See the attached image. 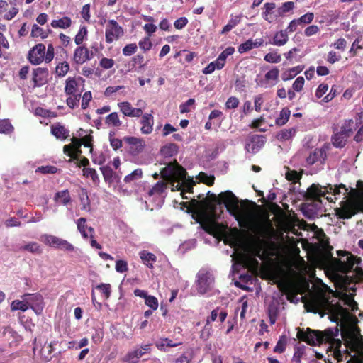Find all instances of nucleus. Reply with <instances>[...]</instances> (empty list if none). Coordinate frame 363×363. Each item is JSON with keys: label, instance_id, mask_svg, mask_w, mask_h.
I'll return each instance as SVG.
<instances>
[{"label": "nucleus", "instance_id": "f257e3e1", "mask_svg": "<svg viewBox=\"0 0 363 363\" xmlns=\"http://www.w3.org/2000/svg\"><path fill=\"white\" fill-rule=\"evenodd\" d=\"M207 194L209 197L208 199L212 203H216L219 205L223 203L227 211L235 218L240 227L259 233L266 231V226L257 220L255 214L249 213L243 216L240 213L239 200L232 191H225L216 196L208 191Z\"/></svg>", "mask_w": 363, "mask_h": 363}, {"label": "nucleus", "instance_id": "f03ea898", "mask_svg": "<svg viewBox=\"0 0 363 363\" xmlns=\"http://www.w3.org/2000/svg\"><path fill=\"white\" fill-rule=\"evenodd\" d=\"M339 335L337 327L329 328L321 331L313 330L307 328L306 330L298 328L296 337L300 341L306 342L309 345L315 346L323 343H329L330 347L334 350V357L338 361H341L342 355L340 347L342 342L340 339H336Z\"/></svg>", "mask_w": 363, "mask_h": 363}, {"label": "nucleus", "instance_id": "7ed1b4c3", "mask_svg": "<svg viewBox=\"0 0 363 363\" xmlns=\"http://www.w3.org/2000/svg\"><path fill=\"white\" fill-rule=\"evenodd\" d=\"M337 258L333 257L331 252H326L325 259L328 260L332 269L335 272L347 274L352 271L357 264H360L362 259L350 252L338 250Z\"/></svg>", "mask_w": 363, "mask_h": 363}, {"label": "nucleus", "instance_id": "20e7f679", "mask_svg": "<svg viewBox=\"0 0 363 363\" xmlns=\"http://www.w3.org/2000/svg\"><path fill=\"white\" fill-rule=\"evenodd\" d=\"M335 212L340 219H350L358 213H363V203H359L355 198H348L340 201V207L335 208Z\"/></svg>", "mask_w": 363, "mask_h": 363}, {"label": "nucleus", "instance_id": "39448f33", "mask_svg": "<svg viewBox=\"0 0 363 363\" xmlns=\"http://www.w3.org/2000/svg\"><path fill=\"white\" fill-rule=\"evenodd\" d=\"M198 199H192L189 203V211L193 214H196L199 218H206L208 211H214L216 206L214 203L204 198L203 194H199L197 196Z\"/></svg>", "mask_w": 363, "mask_h": 363}, {"label": "nucleus", "instance_id": "423d86ee", "mask_svg": "<svg viewBox=\"0 0 363 363\" xmlns=\"http://www.w3.org/2000/svg\"><path fill=\"white\" fill-rule=\"evenodd\" d=\"M187 172L176 160L169 163L160 171L161 177L165 180L179 182L186 179Z\"/></svg>", "mask_w": 363, "mask_h": 363}, {"label": "nucleus", "instance_id": "0eeeda50", "mask_svg": "<svg viewBox=\"0 0 363 363\" xmlns=\"http://www.w3.org/2000/svg\"><path fill=\"white\" fill-rule=\"evenodd\" d=\"M124 35V30L118 23L111 19L106 21L105 29V39L107 43H112L115 40H118Z\"/></svg>", "mask_w": 363, "mask_h": 363}, {"label": "nucleus", "instance_id": "6e6552de", "mask_svg": "<svg viewBox=\"0 0 363 363\" xmlns=\"http://www.w3.org/2000/svg\"><path fill=\"white\" fill-rule=\"evenodd\" d=\"M352 133L351 122L345 123L341 126L340 131L332 137L333 145L335 147H343L346 145L347 138Z\"/></svg>", "mask_w": 363, "mask_h": 363}, {"label": "nucleus", "instance_id": "1a4fd4ad", "mask_svg": "<svg viewBox=\"0 0 363 363\" xmlns=\"http://www.w3.org/2000/svg\"><path fill=\"white\" fill-rule=\"evenodd\" d=\"M204 230L216 238H223L226 234L228 225L213 220L206 218V222L203 225Z\"/></svg>", "mask_w": 363, "mask_h": 363}, {"label": "nucleus", "instance_id": "9d476101", "mask_svg": "<svg viewBox=\"0 0 363 363\" xmlns=\"http://www.w3.org/2000/svg\"><path fill=\"white\" fill-rule=\"evenodd\" d=\"M266 138L259 135H251L245 141V149L247 152L257 153L265 144Z\"/></svg>", "mask_w": 363, "mask_h": 363}, {"label": "nucleus", "instance_id": "9b49d317", "mask_svg": "<svg viewBox=\"0 0 363 363\" xmlns=\"http://www.w3.org/2000/svg\"><path fill=\"white\" fill-rule=\"evenodd\" d=\"M24 300L26 301L29 308L33 309L37 315H40L43 313L44 308V302L42 295L38 293L25 294Z\"/></svg>", "mask_w": 363, "mask_h": 363}, {"label": "nucleus", "instance_id": "f8f14e48", "mask_svg": "<svg viewBox=\"0 0 363 363\" xmlns=\"http://www.w3.org/2000/svg\"><path fill=\"white\" fill-rule=\"evenodd\" d=\"M244 233L237 228H231L228 231L226 230L223 239L225 244H229L231 246H238L243 242Z\"/></svg>", "mask_w": 363, "mask_h": 363}, {"label": "nucleus", "instance_id": "ddd939ff", "mask_svg": "<svg viewBox=\"0 0 363 363\" xmlns=\"http://www.w3.org/2000/svg\"><path fill=\"white\" fill-rule=\"evenodd\" d=\"M326 195V189L319 184H313L304 194V199L306 201H319L320 199Z\"/></svg>", "mask_w": 363, "mask_h": 363}, {"label": "nucleus", "instance_id": "4468645a", "mask_svg": "<svg viewBox=\"0 0 363 363\" xmlns=\"http://www.w3.org/2000/svg\"><path fill=\"white\" fill-rule=\"evenodd\" d=\"M314 19V13L308 12L301 17L292 20L286 28V31L293 33L296 31L298 27L303 28L305 25L310 24Z\"/></svg>", "mask_w": 363, "mask_h": 363}, {"label": "nucleus", "instance_id": "2eb2a0df", "mask_svg": "<svg viewBox=\"0 0 363 363\" xmlns=\"http://www.w3.org/2000/svg\"><path fill=\"white\" fill-rule=\"evenodd\" d=\"M93 52L84 45H78L74 51L72 60L77 65H82L93 57Z\"/></svg>", "mask_w": 363, "mask_h": 363}, {"label": "nucleus", "instance_id": "dca6fc26", "mask_svg": "<svg viewBox=\"0 0 363 363\" xmlns=\"http://www.w3.org/2000/svg\"><path fill=\"white\" fill-rule=\"evenodd\" d=\"M45 46L43 43L35 45L28 52V59L33 65H39L45 60Z\"/></svg>", "mask_w": 363, "mask_h": 363}, {"label": "nucleus", "instance_id": "f3484780", "mask_svg": "<svg viewBox=\"0 0 363 363\" xmlns=\"http://www.w3.org/2000/svg\"><path fill=\"white\" fill-rule=\"evenodd\" d=\"M49 71L45 67H38L33 70L32 72V82L33 87H40L43 86L48 82V77Z\"/></svg>", "mask_w": 363, "mask_h": 363}, {"label": "nucleus", "instance_id": "a211bd4d", "mask_svg": "<svg viewBox=\"0 0 363 363\" xmlns=\"http://www.w3.org/2000/svg\"><path fill=\"white\" fill-rule=\"evenodd\" d=\"M213 279L208 273H200L197 279V290L201 294H205L211 289Z\"/></svg>", "mask_w": 363, "mask_h": 363}, {"label": "nucleus", "instance_id": "6ab92c4d", "mask_svg": "<svg viewBox=\"0 0 363 363\" xmlns=\"http://www.w3.org/2000/svg\"><path fill=\"white\" fill-rule=\"evenodd\" d=\"M121 112L128 117H140L143 115V109L134 108L128 101H123L118 104Z\"/></svg>", "mask_w": 363, "mask_h": 363}, {"label": "nucleus", "instance_id": "aec40b11", "mask_svg": "<svg viewBox=\"0 0 363 363\" xmlns=\"http://www.w3.org/2000/svg\"><path fill=\"white\" fill-rule=\"evenodd\" d=\"M279 75V69L277 67L272 68L265 74L264 79L260 81L259 85L265 88L274 86L278 82Z\"/></svg>", "mask_w": 363, "mask_h": 363}, {"label": "nucleus", "instance_id": "412c9836", "mask_svg": "<svg viewBox=\"0 0 363 363\" xmlns=\"http://www.w3.org/2000/svg\"><path fill=\"white\" fill-rule=\"evenodd\" d=\"M124 140L130 145L131 154L136 155L143 152L145 147V141L142 138L125 137Z\"/></svg>", "mask_w": 363, "mask_h": 363}, {"label": "nucleus", "instance_id": "4be33fe9", "mask_svg": "<svg viewBox=\"0 0 363 363\" xmlns=\"http://www.w3.org/2000/svg\"><path fill=\"white\" fill-rule=\"evenodd\" d=\"M327 154L324 149L316 148L311 152L309 155L306 157V163L308 165H313L317 162L323 164L326 160Z\"/></svg>", "mask_w": 363, "mask_h": 363}, {"label": "nucleus", "instance_id": "5701e85b", "mask_svg": "<svg viewBox=\"0 0 363 363\" xmlns=\"http://www.w3.org/2000/svg\"><path fill=\"white\" fill-rule=\"evenodd\" d=\"M133 293L135 296L144 298L145 305L152 310H156L158 308L157 298L154 296L148 295L146 291L136 289Z\"/></svg>", "mask_w": 363, "mask_h": 363}, {"label": "nucleus", "instance_id": "b1692460", "mask_svg": "<svg viewBox=\"0 0 363 363\" xmlns=\"http://www.w3.org/2000/svg\"><path fill=\"white\" fill-rule=\"evenodd\" d=\"M140 123L142 125L140 131L143 134H150L153 130L154 117L151 113H145L142 115Z\"/></svg>", "mask_w": 363, "mask_h": 363}, {"label": "nucleus", "instance_id": "393cba45", "mask_svg": "<svg viewBox=\"0 0 363 363\" xmlns=\"http://www.w3.org/2000/svg\"><path fill=\"white\" fill-rule=\"evenodd\" d=\"M286 31V28L285 30H280L275 33L273 36L272 41L270 42V44H272L276 46H283L289 40L288 33Z\"/></svg>", "mask_w": 363, "mask_h": 363}, {"label": "nucleus", "instance_id": "a878e982", "mask_svg": "<svg viewBox=\"0 0 363 363\" xmlns=\"http://www.w3.org/2000/svg\"><path fill=\"white\" fill-rule=\"evenodd\" d=\"M51 133L57 139L60 140H65L69 136V130L60 123L52 125Z\"/></svg>", "mask_w": 363, "mask_h": 363}, {"label": "nucleus", "instance_id": "bb28decb", "mask_svg": "<svg viewBox=\"0 0 363 363\" xmlns=\"http://www.w3.org/2000/svg\"><path fill=\"white\" fill-rule=\"evenodd\" d=\"M279 313V304L275 302L269 303L267 308V314L269 318V323L271 325H274L276 323Z\"/></svg>", "mask_w": 363, "mask_h": 363}, {"label": "nucleus", "instance_id": "cd10ccee", "mask_svg": "<svg viewBox=\"0 0 363 363\" xmlns=\"http://www.w3.org/2000/svg\"><path fill=\"white\" fill-rule=\"evenodd\" d=\"M142 357L141 350L138 348L129 351L121 360L125 363H137L139 358Z\"/></svg>", "mask_w": 363, "mask_h": 363}, {"label": "nucleus", "instance_id": "c85d7f7f", "mask_svg": "<svg viewBox=\"0 0 363 363\" xmlns=\"http://www.w3.org/2000/svg\"><path fill=\"white\" fill-rule=\"evenodd\" d=\"M72 25V19L68 16H63L58 20L52 21L50 26L54 28L67 29Z\"/></svg>", "mask_w": 363, "mask_h": 363}, {"label": "nucleus", "instance_id": "c756f323", "mask_svg": "<svg viewBox=\"0 0 363 363\" xmlns=\"http://www.w3.org/2000/svg\"><path fill=\"white\" fill-rule=\"evenodd\" d=\"M324 189H326V194H331L335 196V199H337L336 196L340 194V189H344V195L347 194L348 191L346 186L342 184L339 185H332L329 184L326 186H324Z\"/></svg>", "mask_w": 363, "mask_h": 363}, {"label": "nucleus", "instance_id": "7c9ffc66", "mask_svg": "<svg viewBox=\"0 0 363 363\" xmlns=\"http://www.w3.org/2000/svg\"><path fill=\"white\" fill-rule=\"evenodd\" d=\"M140 258L143 263L147 265L148 267L152 268L153 267V262H156V256L147 250H143L139 253Z\"/></svg>", "mask_w": 363, "mask_h": 363}, {"label": "nucleus", "instance_id": "2f4dec72", "mask_svg": "<svg viewBox=\"0 0 363 363\" xmlns=\"http://www.w3.org/2000/svg\"><path fill=\"white\" fill-rule=\"evenodd\" d=\"M182 345L181 342L174 343L173 341L169 338H160L156 343L155 346L160 351L165 352L166 347H174Z\"/></svg>", "mask_w": 363, "mask_h": 363}, {"label": "nucleus", "instance_id": "473e14b6", "mask_svg": "<svg viewBox=\"0 0 363 363\" xmlns=\"http://www.w3.org/2000/svg\"><path fill=\"white\" fill-rule=\"evenodd\" d=\"M303 70V67L301 66H296L292 68H290L286 71H284L281 74V79L283 81H289L294 79L298 74L301 72Z\"/></svg>", "mask_w": 363, "mask_h": 363}, {"label": "nucleus", "instance_id": "72a5a7b5", "mask_svg": "<svg viewBox=\"0 0 363 363\" xmlns=\"http://www.w3.org/2000/svg\"><path fill=\"white\" fill-rule=\"evenodd\" d=\"M77 82L74 77H68L65 82V92L67 95L76 94Z\"/></svg>", "mask_w": 363, "mask_h": 363}, {"label": "nucleus", "instance_id": "f704fd0d", "mask_svg": "<svg viewBox=\"0 0 363 363\" xmlns=\"http://www.w3.org/2000/svg\"><path fill=\"white\" fill-rule=\"evenodd\" d=\"M276 8V4L274 2H267L264 4V11L262 13V17L264 20L267 21L269 23H272V19H271V14L272 10H274Z\"/></svg>", "mask_w": 363, "mask_h": 363}, {"label": "nucleus", "instance_id": "c9c22d12", "mask_svg": "<svg viewBox=\"0 0 363 363\" xmlns=\"http://www.w3.org/2000/svg\"><path fill=\"white\" fill-rule=\"evenodd\" d=\"M296 129L294 128L282 129L277 134V139L280 141H286L295 135Z\"/></svg>", "mask_w": 363, "mask_h": 363}, {"label": "nucleus", "instance_id": "e433bc0d", "mask_svg": "<svg viewBox=\"0 0 363 363\" xmlns=\"http://www.w3.org/2000/svg\"><path fill=\"white\" fill-rule=\"evenodd\" d=\"M52 32L50 29L44 30L42 28L36 24H34L32 27L30 35L33 38L40 37L43 39L46 38L48 35Z\"/></svg>", "mask_w": 363, "mask_h": 363}, {"label": "nucleus", "instance_id": "4c0bfd02", "mask_svg": "<svg viewBox=\"0 0 363 363\" xmlns=\"http://www.w3.org/2000/svg\"><path fill=\"white\" fill-rule=\"evenodd\" d=\"M55 200L62 205H67L71 201L69 191L66 189L57 192L55 195Z\"/></svg>", "mask_w": 363, "mask_h": 363}, {"label": "nucleus", "instance_id": "58836bf2", "mask_svg": "<svg viewBox=\"0 0 363 363\" xmlns=\"http://www.w3.org/2000/svg\"><path fill=\"white\" fill-rule=\"evenodd\" d=\"M62 238L52 235H44L41 237V240L50 247L57 248Z\"/></svg>", "mask_w": 363, "mask_h": 363}, {"label": "nucleus", "instance_id": "ea45409f", "mask_svg": "<svg viewBox=\"0 0 363 363\" xmlns=\"http://www.w3.org/2000/svg\"><path fill=\"white\" fill-rule=\"evenodd\" d=\"M69 69L70 67L67 62H59L55 67V74L57 77H63L68 73Z\"/></svg>", "mask_w": 363, "mask_h": 363}, {"label": "nucleus", "instance_id": "a19ab883", "mask_svg": "<svg viewBox=\"0 0 363 363\" xmlns=\"http://www.w3.org/2000/svg\"><path fill=\"white\" fill-rule=\"evenodd\" d=\"M105 123L108 126L111 125L113 127H120L122 125V122L119 119L118 113L116 112L108 114L105 118Z\"/></svg>", "mask_w": 363, "mask_h": 363}, {"label": "nucleus", "instance_id": "79ce46f5", "mask_svg": "<svg viewBox=\"0 0 363 363\" xmlns=\"http://www.w3.org/2000/svg\"><path fill=\"white\" fill-rule=\"evenodd\" d=\"M88 36V30L86 26H83L79 28V30L77 35L74 37V43L77 45H80L82 44L84 40L87 39Z\"/></svg>", "mask_w": 363, "mask_h": 363}, {"label": "nucleus", "instance_id": "37998d69", "mask_svg": "<svg viewBox=\"0 0 363 363\" xmlns=\"http://www.w3.org/2000/svg\"><path fill=\"white\" fill-rule=\"evenodd\" d=\"M83 176L86 178H91L94 184H99L100 179L99 175L94 168H84L82 169Z\"/></svg>", "mask_w": 363, "mask_h": 363}, {"label": "nucleus", "instance_id": "c03bdc74", "mask_svg": "<svg viewBox=\"0 0 363 363\" xmlns=\"http://www.w3.org/2000/svg\"><path fill=\"white\" fill-rule=\"evenodd\" d=\"M290 114L291 111L288 108H283L280 112L279 116L276 119L275 124L279 126L284 125L288 122Z\"/></svg>", "mask_w": 363, "mask_h": 363}, {"label": "nucleus", "instance_id": "a18cd8bd", "mask_svg": "<svg viewBox=\"0 0 363 363\" xmlns=\"http://www.w3.org/2000/svg\"><path fill=\"white\" fill-rule=\"evenodd\" d=\"M104 181L106 183L112 184L113 182V169L109 166H103L100 167Z\"/></svg>", "mask_w": 363, "mask_h": 363}, {"label": "nucleus", "instance_id": "49530a36", "mask_svg": "<svg viewBox=\"0 0 363 363\" xmlns=\"http://www.w3.org/2000/svg\"><path fill=\"white\" fill-rule=\"evenodd\" d=\"M23 300H15L12 301L11 308L12 311L20 310L21 311H26L29 308V306L27 304L26 300H24V295L22 296Z\"/></svg>", "mask_w": 363, "mask_h": 363}, {"label": "nucleus", "instance_id": "de8ad7c7", "mask_svg": "<svg viewBox=\"0 0 363 363\" xmlns=\"http://www.w3.org/2000/svg\"><path fill=\"white\" fill-rule=\"evenodd\" d=\"M278 287L280 291L287 295V299L292 302L293 298L294 297V294L291 293V286L287 282L281 281L278 283Z\"/></svg>", "mask_w": 363, "mask_h": 363}, {"label": "nucleus", "instance_id": "09e8293b", "mask_svg": "<svg viewBox=\"0 0 363 363\" xmlns=\"http://www.w3.org/2000/svg\"><path fill=\"white\" fill-rule=\"evenodd\" d=\"M21 250L28 251L32 253L41 254L43 250L40 245L35 242H30L21 247Z\"/></svg>", "mask_w": 363, "mask_h": 363}, {"label": "nucleus", "instance_id": "8fccbe9b", "mask_svg": "<svg viewBox=\"0 0 363 363\" xmlns=\"http://www.w3.org/2000/svg\"><path fill=\"white\" fill-rule=\"evenodd\" d=\"M167 189V183L164 181L157 182L149 191L148 194L152 196L155 194H160Z\"/></svg>", "mask_w": 363, "mask_h": 363}, {"label": "nucleus", "instance_id": "3c124183", "mask_svg": "<svg viewBox=\"0 0 363 363\" xmlns=\"http://www.w3.org/2000/svg\"><path fill=\"white\" fill-rule=\"evenodd\" d=\"M294 7L295 6L293 1H286L283 3L281 6L277 9V12L278 13V16L283 17L285 13L292 11Z\"/></svg>", "mask_w": 363, "mask_h": 363}, {"label": "nucleus", "instance_id": "603ef678", "mask_svg": "<svg viewBox=\"0 0 363 363\" xmlns=\"http://www.w3.org/2000/svg\"><path fill=\"white\" fill-rule=\"evenodd\" d=\"M235 52L233 47L226 48L217 57L218 64H222L223 66L225 65L226 58L232 55Z\"/></svg>", "mask_w": 363, "mask_h": 363}, {"label": "nucleus", "instance_id": "864d4df0", "mask_svg": "<svg viewBox=\"0 0 363 363\" xmlns=\"http://www.w3.org/2000/svg\"><path fill=\"white\" fill-rule=\"evenodd\" d=\"M352 272V275L350 277L352 281L356 283L363 281V269L360 264H357Z\"/></svg>", "mask_w": 363, "mask_h": 363}, {"label": "nucleus", "instance_id": "5fc2aeb1", "mask_svg": "<svg viewBox=\"0 0 363 363\" xmlns=\"http://www.w3.org/2000/svg\"><path fill=\"white\" fill-rule=\"evenodd\" d=\"M224 67L222 64H218V59L215 61L210 62L203 69V73L204 74H210L213 73L216 69H221Z\"/></svg>", "mask_w": 363, "mask_h": 363}, {"label": "nucleus", "instance_id": "6e6d98bb", "mask_svg": "<svg viewBox=\"0 0 363 363\" xmlns=\"http://www.w3.org/2000/svg\"><path fill=\"white\" fill-rule=\"evenodd\" d=\"M86 219L85 218H80L77 220V228L84 239L89 238L87 233V225H86Z\"/></svg>", "mask_w": 363, "mask_h": 363}, {"label": "nucleus", "instance_id": "4d7b16f0", "mask_svg": "<svg viewBox=\"0 0 363 363\" xmlns=\"http://www.w3.org/2000/svg\"><path fill=\"white\" fill-rule=\"evenodd\" d=\"M143 176V171L141 169L138 168L135 170L133 171L130 174H128L124 178V182L125 183H130L135 180H138L140 179Z\"/></svg>", "mask_w": 363, "mask_h": 363}, {"label": "nucleus", "instance_id": "13d9d810", "mask_svg": "<svg viewBox=\"0 0 363 363\" xmlns=\"http://www.w3.org/2000/svg\"><path fill=\"white\" fill-rule=\"evenodd\" d=\"M57 171L58 168L52 165L40 166L35 169L36 173H40L43 174H55L57 172Z\"/></svg>", "mask_w": 363, "mask_h": 363}, {"label": "nucleus", "instance_id": "bf43d9fd", "mask_svg": "<svg viewBox=\"0 0 363 363\" xmlns=\"http://www.w3.org/2000/svg\"><path fill=\"white\" fill-rule=\"evenodd\" d=\"M69 96L67 99V105L72 109L74 108L79 105V100L81 99V94H76L69 95Z\"/></svg>", "mask_w": 363, "mask_h": 363}, {"label": "nucleus", "instance_id": "052dcab7", "mask_svg": "<svg viewBox=\"0 0 363 363\" xmlns=\"http://www.w3.org/2000/svg\"><path fill=\"white\" fill-rule=\"evenodd\" d=\"M104 295L105 299L109 298L111 294V286L109 284H100L96 286Z\"/></svg>", "mask_w": 363, "mask_h": 363}, {"label": "nucleus", "instance_id": "680f3d73", "mask_svg": "<svg viewBox=\"0 0 363 363\" xmlns=\"http://www.w3.org/2000/svg\"><path fill=\"white\" fill-rule=\"evenodd\" d=\"M264 60L270 63H279L281 60V57L277 52H269L264 57Z\"/></svg>", "mask_w": 363, "mask_h": 363}, {"label": "nucleus", "instance_id": "e2e57ef3", "mask_svg": "<svg viewBox=\"0 0 363 363\" xmlns=\"http://www.w3.org/2000/svg\"><path fill=\"white\" fill-rule=\"evenodd\" d=\"M286 179L288 181L296 184L301 179V174L298 173L296 170H289L286 173Z\"/></svg>", "mask_w": 363, "mask_h": 363}, {"label": "nucleus", "instance_id": "0e129e2a", "mask_svg": "<svg viewBox=\"0 0 363 363\" xmlns=\"http://www.w3.org/2000/svg\"><path fill=\"white\" fill-rule=\"evenodd\" d=\"M138 46L136 43H130L126 45L122 50L123 55L125 56H130L136 52Z\"/></svg>", "mask_w": 363, "mask_h": 363}, {"label": "nucleus", "instance_id": "69168bd1", "mask_svg": "<svg viewBox=\"0 0 363 363\" xmlns=\"http://www.w3.org/2000/svg\"><path fill=\"white\" fill-rule=\"evenodd\" d=\"M252 48H254L252 45V40L250 39L240 44L238 50L240 53H245L251 50Z\"/></svg>", "mask_w": 363, "mask_h": 363}, {"label": "nucleus", "instance_id": "338daca9", "mask_svg": "<svg viewBox=\"0 0 363 363\" xmlns=\"http://www.w3.org/2000/svg\"><path fill=\"white\" fill-rule=\"evenodd\" d=\"M132 66L135 67L136 65H139L140 68H143L145 67V57L143 55H137L132 57L131 59Z\"/></svg>", "mask_w": 363, "mask_h": 363}, {"label": "nucleus", "instance_id": "774afa93", "mask_svg": "<svg viewBox=\"0 0 363 363\" xmlns=\"http://www.w3.org/2000/svg\"><path fill=\"white\" fill-rule=\"evenodd\" d=\"M240 104L239 99L235 96H230L225 102V106L226 109L236 108Z\"/></svg>", "mask_w": 363, "mask_h": 363}]
</instances>
